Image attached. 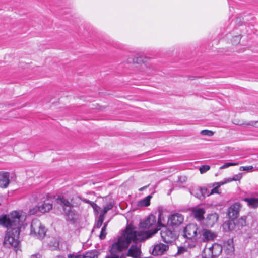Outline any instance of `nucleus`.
I'll return each mask as SVG.
<instances>
[{
	"label": "nucleus",
	"mask_w": 258,
	"mask_h": 258,
	"mask_svg": "<svg viewBox=\"0 0 258 258\" xmlns=\"http://www.w3.org/2000/svg\"><path fill=\"white\" fill-rule=\"evenodd\" d=\"M25 217L19 212L13 211L10 215L0 217V225L7 228L3 244L7 247L17 248L20 243V228Z\"/></svg>",
	"instance_id": "nucleus-1"
},
{
	"label": "nucleus",
	"mask_w": 258,
	"mask_h": 258,
	"mask_svg": "<svg viewBox=\"0 0 258 258\" xmlns=\"http://www.w3.org/2000/svg\"><path fill=\"white\" fill-rule=\"evenodd\" d=\"M146 236L145 233L137 234L133 229L127 228L118 237L117 241L112 244L110 254L106 256L105 258H125V254L118 253L126 249L132 240H140Z\"/></svg>",
	"instance_id": "nucleus-2"
},
{
	"label": "nucleus",
	"mask_w": 258,
	"mask_h": 258,
	"mask_svg": "<svg viewBox=\"0 0 258 258\" xmlns=\"http://www.w3.org/2000/svg\"><path fill=\"white\" fill-rule=\"evenodd\" d=\"M140 226L141 228H145V229H149V230L147 231H137L135 230V228L131 227L130 226H127L125 230L127 228H131L134 231V232L136 233V234H138L139 233H142V234L145 233L146 234L147 237L146 236V237H144V238L143 239H141L140 240H137V241L132 240V242L137 243L138 242L144 241L145 239H148L149 237H150L152 235L156 233L157 232V231L159 230V229L156 228V217L155 216H154L153 215H149L148 217V218H147L144 220V221L140 223Z\"/></svg>",
	"instance_id": "nucleus-3"
},
{
	"label": "nucleus",
	"mask_w": 258,
	"mask_h": 258,
	"mask_svg": "<svg viewBox=\"0 0 258 258\" xmlns=\"http://www.w3.org/2000/svg\"><path fill=\"white\" fill-rule=\"evenodd\" d=\"M56 202L60 205L63 208L65 213L66 218L68 221H74L77 217L75 210H72V207H76L80 203L79 197H73L71 202H69L63 197H58L56 199Z\"/></svg>",
	"instance_id": "nucleus-4"
},
{
	"label": "nucleus",
	"mask_w": 258,
	"mask_h": 258,
	"mask_svg": "<svg viewBox=\"0 0 258 258\" xmlns=\"http://www.w3.org/2000/svg\"><path fill=\"white\" fill-rule=\"evenodd\" d=\"M202 227L195 224H189L185 227L182 231V235L186 239H193L197 241L201 237Z\"/></svg>",
	"instance_id": "nucleus-5"
},
{
	"label": "nucleus",
	"mask_w": 258,
	"mask_h": 258,
	"mask_svg": "<svg viewBox=\"0 0 258 258\" xmlns=\"http://www.w3.org/2000/svg\"><path fill=\"white\" fill-rule=\"evenodd\" d=\"M222 251V246L215 243L209 246L206 245L202 253V258H215L219 256Z\"/></svg>",
	"instance_id": "nucleus-6"
},
{
	"label": "nucleus",
	"mask_w": 258,
	"mask_h": 258,
	"mask_svg": "<svg viewBox=\"0 0 258 258\" xmlns=\"http://www.w3.org/2000/svg\"><path fill=\"white\" fill-rule=\"evenodd\" d=\"M45 227L43 226L40 220L35 219L32 221L31 224V235L38 239H43L46 234Z\"/></svg>",
	"instance_id": "nucleus-7"
},
{
	"label": "nucleus",
	"mask_w": 258,
	"mask_h": 258,
	"mask_svg": "<svg viewBox=\"0 0 258 258\" xmlns=\"http://www.w3.org/2000/svg\"><path fill=\"white\" fill-rule=\"evenodd\" d=\"M52 208V204L46 201L40 203L37 206L31 208L29 210V214L31 215L36 214L38 215L41 214L48 212Z\"/></svg>",
	"instance_id": "nucleus-8"
},
{
	"label": "nucleus",
	"mask_w": 258,
	"mask_h": 258,
	"mask_svg": "<svg viewBox=\"0 0 258 258\" xmlns=\"http://www.w3.org/2000/svg\"><path fill=\"white\" fill-rule=\"evenodd\" d=\"M160 235L162 240L167 243L173 242L177 238V235L175 231L171 230L166 227L161 230Z\"/></svg>",
	"instance_id": "nucleus-9"
},
{
	"label": "nucleus",
	"mask_w": 258,
	"mask_h": 258,
	"mask_svg": "<svg viewBox=\"0 0 258 258\" xmlns=\"http://www.w3.org/2000/svg\"><path fill=\"white\" fill-rule=\"evenodd\" d=\"M184 217L179 213L171 215L168 218V224L172 226H179L183 222Z\"/></svg>",
	"instance_id": "nucleus-10"
},
{
	"label": "nucleus",
	"mask_w": 258,
	"mask_h": 258,
	"mask_svg": "<svg viewBox=\"0 0 258 258\" xmlns=\"http://www.w3.org/2000/svg\"><path fill=\"white\" fill-rule=\"evenodd\" d=\"M200 233H201V236H202V240L203 242L213 241L217 236L216 233L209 229H204L202 227Z\"/></svg>",
	"instance_id": "nucleus-11"
},
{
	"label": "nucleus",
	"mask_w": 258,
	"mask_h": 258,
	"mask_svg": "<svg viewBox=\"0 0 258 258\" xmlns=\"http://www.w3.org/2000/svg\"><path fill=\"white\" fill-rule=\"evenodd\" d=\"M241 205L239 203H235L232 205L228 210V215L229 218L235 219L239 216Z\"/></svg>",
	"instance_id": "nucleus-12"
},
{
	"label": "nucleus",
	"mask_w": 258,
	"mask_h": 258,
	"mask_svg": "<svg viewBox=\"0 0 258 258\" xmlns=\"http://www.w3.org/2000/svg\"><path fill=\"white\" fill-rule=\"evenodd\" d=\"M98 252L97 251L91 250L86 252L82 255H78L74 253L68 255V258H98Z\"/></svg>",
	"instance_id": "nucleus-13"
},
{
	"label": "nucleus",
	"mask_w": 258,
	"mask_h": 258,
	"mask_svg": "<svg viewBox=\"0 0 258 258\" xmlns=\"http://www.w3.org/2000/svg\"><path fill=\"white\" fill-rule=\"evenodd\" d=\"M141 254L140 245L137 244L132 245L127 253V256H131L133 258H140Z\"/></svg>",
	"instance_id": "nucleus-14"
},
{
	"label": "nucleus",
	"mask_w": 258,
	"mask_h": 258,
	"mask_svg": "<svg viewBox=\"0 0 258 258\" xmlns=\"http://www.w3.org/2000/svg\"><path fill=\"white\" fill-rule=\"evenodd\" d=\"M169 248L168 245L159 243L155 245L152 250V253L154 255H160Z\"/></svg>",
	"instance_id": "nucleus-15"
},
{
	"label": "nucleus",
	"mask_w": 258,
	"mask_h": 258,
	"mask_svg": "<svg viewBox=\"0 0 258 258\" xmlns=\"http://www.w3.org/2000/svg\"><path fill=\"white\" fill-rule=\"evenodd\" d=\"M10 175L9 172H0V187L6 188L10 183Z\"/></svg>",
	"instance_id": "nucleus-16"
},
{
	"label": "nucleus",
	"mask_w": 258,
	"mask_h": 258,
	"mask_svg": "<svg viewBox=\"0 0 258 258\" xmlns=\"http://www.w3.org/2000/svg\"><path fill=\"white\" fill-rule=\"evenodd\" d=\"M218 219V215L216 213L208 214L205 218L206 224L208 226H213L216 223Z\"/></svg>",
	"instance_id": "nucleus-17"
},
{
	"label": "nucleus",
	"mask_w": 258,
	"mask_h": 258,
	"mask_svg": "<svg viewBox=\"0 0 258 258\" xmlns=\"http://www.w3.org/2000/svg\"><path fill=\"white\" fill-rule=\"evenodd\" d=\"M192 211L194 217L198 221H200L204 219V215L205 213V211L204 209L201 208H194Z\"/></svg>",
	"instance_id": "nucleus-18"
},
{
	"label": "nucleus",
	"mask_w": 258,
	"mask_h": 258,
	"mask_svg": "<svg viewBox=\"0 0 258 258\" xmlns=\"http://www.w3.org/2000/svg\"><path fill=\"white\" fill-rule=\"evenodd\" d=\"M222 249H225L228 253H232L234 251L233 242L232 239H228L223 242Z\"/></svg>",
	"instance_id": "nucleus-19"
},
{
	"label": "nucleus",
	"mask_w": 258,
	"mask_h": 258,
	"mask_svg": "<svg viewBox=\"0 0 258 258\" xmlns=\"http://www.w3.org/2000/svg\"><path fill=\"white\" fill-rule=\"evenodd\" d=\"M247 203V205L251 208H255L258 207V198H246L244 199Z\"/></svg>",
	"instance_id": "nucleus-20"
},
{
	"label": "nucleus",
	"mask_w": 258,
	"mask_h": 258,
	"mask_svg": "<svg viewBox=\"0 0 258 258\" xmlns=\"http://www.w3.org/2000/svg\"><path fill=\"white\" fill-rule=\"evenodd\" d=\"M152 197V195H148L144 199L139 202V205L142 207H147L149 206L150 204V200Z\"/></svg>",
	"instance_id": "nucleus-21"
},
{
	"label": "nucleus",
	"mask_w": 258,
	"mask_h": 258,
	"mask_svg": "<svg viewBox=\"0 0 258 258\" xmlns=\"http://www.w3.org/2000/svg\"><path fill=\"white\" fill-rule=\"evenodd\" d=\"M191 195L194 196L199 199H201V191L200 187H195L190 189Z\"/></svg>",
	"instance_id": "nucleus-22"
},
{
	"label": "nucleus",
	"mask_w": 258,
	"mask_h": 258,
	"mask_svg": "<svg viewBox=\"0 0 258 258\" xmlns=\"http://www.w3.org/2000/svg\"><path fill=\"white\" fill-rule=\"evenodd\" d=\"M113 207V204L112 202H110L105 206L103 210L101 211L100 215H102L104 217V215L107 213V212L111 210Z\"/></svg>",
	"instance_id": "nucleus-23"
},
{
	"label": "nucleus",
	"mask_w": 258,
	"mask_h": 258,
	"mask_svg": "<svg viewBox=\"0 0 258 258\" xmlns=\"http://www.w3.org/2000/svg\"><path fill=\"white\" fill-rule=\"evenodd\" d=\"M165 221V220L164 219L163 214L161 212H160L158 215V219L157 223L158 227H165V225L164 223Z\"/></svg>",
	"instance_id": "nucleus-24"
},
{
	"label": "nucleus",
	"mask_w": 258,
	"mask_h": 258,
	"mask_svg": "<svg viewBox=\"0 0 258 258\" xmlns=\"http://www.w3.org/2000/svg\"><path fill=\"white\" fill-rule=\"evenodd\" d=\"M239 125H242L244 127L252 126L254 127H258V121H249L244 122L242 123L239 124Z\"/></svg>",
	"instance_id": "nucleus-25"
},
{
	"label": "nucleus",
	"mask_w": 258,
	"mask_h": 258,
	"mask_svg": "<svg viewBox=\"0 0 258 258\" xmlns=\"http://www.w3.org/2000/svg\"><path fill=\"white\" fill-rule=\"evenodd\" d=\"M107 225V223H104L103 226L102 227V228L101 229V233H100V234L99 236L100 238L101 239H103L105 238V236L106 235V230Z\"/></svg>",
	"instance_id": "nucleus-26"
},
{
	"label": "nucleus",
	"mask_w": 258,
	"mask_h": 258,
	"mask_svg": "<svg viewBox=\"0 0 258 258\" xmlns=\"http://www.w3.org/2000/svg\"><path fill=\"white\" fill-rule=\"evenodd\" d=\"M104 220V217L102 216V215H99L98 220H97L96 223L94 226V228H99L102 225L103 221Z\"/></svg>",
	"instance_id": "nucleus-27"
},
{
	"label": "nucleus",
	"mask_w": 258,
	"mask_h": 258,
	"mask_svg": "<svg viewBox=\"0 0 258 258\" xmlns=\"http://www.w3.org/2000/svg\"><path fill=\"white\" fill-rule=\"evenodd\" d=\"M201 134L203 136H207L209 137L212 136L214 135V132L209 130H203L201 131Z\"/></svg>",
	"instance_id": "nucleus-28"
},
{
	"label": "nucleus",
	"mask_w": 258,
	"mask_h": 258,
	"mask_svg": "<svg viewBox=\"0 0 258 258\" xmlns=\"http://www.w3.org/2000/svg\"><path fill=\"white\" fill-rule=\"evenodd\" d=\"M238 165V163H233V162H227L224 163L222 166H221V169H224L228 168L231 166H235Z\"/></svg>",
	"instance_id": "nucleus-29"
},
{
	"label": "nucleus",
	"mask_w": 258,
	"mask_h": 258,
	"mask_svg": "<svg viewBox=\"0 0 258 258\" xmlns=\"http://www.w3.org/2000/svg\"><path fill=\"white\" fill-rule=\"evenodd\" d=\"M210 167L209 165H203L200 167V171L201 174L206 172L210 169Z\"/></svg>",
	"instance_id": "nucleus-30"
},
{
	"label": "nucleus",
	"mask_w": 258,
	"mask_h": 258,
	"mask_svg": "<svg viewBox=\"0 0 258 258\" xmlns=\"http://www.w3.org/2000/svg\"><path fill=\"white\" fill-rule=\"evenodd\" d=\"M241 39V37L240 35L235 36L232 40V43L234 45H236L239 43Z\"/></svg>",
	"instance_id": "nucleus-31"
},
{
	"label": "nucleus",
	"mask_w": 258,
	"mask_h": 258,
	"mask_svg": "<svg viewBox=\"0 0 258 258\" xmlns=\"http://www.w3.org/2000/svg\"><path fill=\"white\" fill-rule=\"evenodd\" d=\"M187 251V248L184 246L178 247L177 254H181Z\"/></svg>",
	"instance_id": "nucleus-32"
},
{
	"label": "nucleus",
	"mask_w": 258,
	"mask_h": 258,
	"mask_svg": "<svg viewBox=\"0 0 258 258\" xmlns=\"http://www.w3.org/2000/svg\"><path fill=\"white\" fill-rule=\"evenodd\" d=\"M242 177V174L240 173L235 175L232 178L233 181H238L241 179Z\"/></svg>",
	"instance_id": "nucleus-33"
},
{
	"label": "nucleus",
	"mask_w": 258,
	"mask_h": 258,
	"mask_svg": "<svg viewBox=\"0 0 258 258\" xmlns=\"http://www.w3.org/2000/svg\"><path fill=\"white\" fill-rule=\"evenodd\" d=\"M253 166H241L240 167V171H248L249 170H251L253 169Z\"/></svg>",
	"instance_id": "nucleus-34"
},
{
	"label": "nucleus",
	"mask_w": 258,
	"mask_h": 258,
	"mask_svg": "<svg viewBox=\"0 0 258 258\" xmlns=\"http://www.w3.org/2000/svg\"><path fill=\"white\" fill-rule=\"evenodd\" d=\"M91 207L93 208L94 211L98 212V210L100 209V207L95 203H91Z\"/></svg>",
	"instance_id": "nucleus-35"
},
{
	"label": "nucleus",
	"mask_w": 258,
	"mask_h": 258,
	"mask_svg": "<svg viewBox=\"0 0 258 258\" xmlns=\"http://www.w3.org/2000/svg\"><path fill=\"white\" fill-rule=\"evenodd\" d=\"M200 191H201V199H203L205 197V195L206 194L207 189L205 188L200 187Z\"/></svg>",
	"instance_id": "nucleus-36"
},
{
	"label": "nucleus",
	"mask_w": 258,
	"mask_h": 258,
	"mask_svg": "<svg viewBox=\"0 0 258 258\" xmlns=\"http://www.w3.org/2000/svg\"><path fill=\"white\" fill-rule=\"evenodd\" d=\"M233 181V180L232 179V177H229V178L225 179L224 181H222L220 183L221 185H223V184H224L225 183H228V182H231V181Z\"/></svg>",
	"instance_id": "nucleus-37"
},
{
	"label": "nucleus",
	"mask_w": 258,
	"mask_h": 258,
	"mask_svg": "<svg viewBox=\"0 0 258 258\" xmlns=\"http://www.w3.org/2000/svg\"><path fill=\"white\" fill-rule=\"evenodd\" d=\"M218 190H219V186H217V187H215L214 188H213L210 193V195H211V194H216V193H218Z\"/></svg>",
	"instance_id": "nucleus-38"
},
{
	"label": "nucleus",
	"mask_w": 258,
	"mask_h": 258,
	"mask_svg": "<svg viewBox=\"0 0 258 258\" xmlns=\"http://www.w3.org/2000/svg\"><path fill=\"white\" fill-rule=\"evenodd\" d=\"M133 61L134 62L139 63L140 61H142V58L141 57H136L134 58Z\"/></svg>",
	"instance_id": "nucleus-39"
},
{
	"label": "nucleus",
	"mask_w": 258,
	"mask_h": 258,
	"mask_svg": "<svg viewBox=\"0 0 258 258\" xmlns=\"http://www.w3.org/2000/svg\"><path fill=\"white\" fill-rule=\"evenodd\" d=\"M178 180L179 181L181 182H185L186 180V177L185 176H180L178 178Z\"/></svg>",
	"instance_id": "nucleus-40"
},
{
	"label": "nucleus",
	"mask_w": 258,
	"mask_h": 258,
	"mask_svg": "<svg viewBox=\"0 0 258 258\" xmlns=\"http://www.w3.org/2000/svg\"><path fill=\"white\" fill-rule=\"evenodd\" d=\"M80 201L81 200H82L84 202H85L86 203L90 204V205H91V203H93V202H91V201H89V200H88L87 199H81L80 198Z\"/></svg>",
	"instance_id": "nucleus-41"
},
{
	"label": "nucleus",
	"mask_w": 258,
	"mask_h": 258,
	"mask_svg": "<svg viewBox=\"0 0 258 258\" xmlns=\"http://www.w3.org/2000/svg\"><path fill=\"white\" fill-rule=\"evenodd\" d=\"M30 258H41V256L40 254L37 253L32 255Z\"/></svg>",
	"instance_id": "nucleus-42"
},
{
	"label": "nucleus",
	"mask_w": 258,
	"mask_h": 258,
	"mask_svg": "<svg viewBox=\"0 0 258 258\" xmlns=\"http://www.w3.org/2000/svg\"><path fill=\"white\" fill-rule=\"evenodd\" d=\"M196 246V244L195 242H192L191 244H189L188 245V247H190V248H192V247H195Z\"/></svg>",
	"instance_id": "nucleus-43"
},
{
	"label": "nucleus",
	"mask_w": 258,
	"mask_h": 258,
	"mask_svg": "<svg viewBox=\"0 0 258 258\" xmlns=\"http://www.w3.org/2000/svg\"><path fill=\"white\" fill-rule=\"evenodd\" d=\"M147 187V186H144L142 188H141L139 190L140 191H143V190H144L145 188H146Z\"/></svg>",
	"instance_id": "nucleus-44"
},
{
	"label": "nucleus",
	"mask_w": 258,
	"mask_h": 258,
	"mask_svg": "<svg viewBox=\"0 0 258 258\" xmlns=\"http://www.w3.org/2000/svg\"><path fill=\"white\" fill-rule=\"evenodd\" d=\"M56 258H64V257L62 256H58L56 257Z\"/></svg>",
	"instance_id": "nucleus-45"
},
{
	"label": "nucleus",
	"mask_w": 258,
	"mask_h": 258,
	"mask_svg": "<svg viewBox=\"0 0 258 258\" xmlns=\"http://www.w3.org/2000/svg\"><path fill=\"white\" fill-rule=\"evenodd\" d=\"M127 61H128V62L129 63H131V61H130L129 60H127Z\"/></svg>",
	"instance_id": "nucleus-46"
}]
</instances>
